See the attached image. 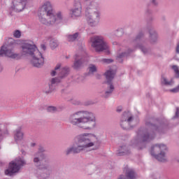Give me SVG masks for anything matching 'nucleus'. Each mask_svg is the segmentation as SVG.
<instances>
[{
  "mask_svg": "<svg viewBox=\"0 0 179 179\" xmlns=\"http://www.w3.org/2000/svg\"><path fill=\"white\" fill-rule=\"evenodd\" d=\"M90 118V124L92 128H94L96 127V117L93 114H91Z\"/></svg>",
  "mask_w": 179,
  "mask_h": 179,
  "instance_id": "nucleus-27",
  "label": "nucleus"
},
{
  "mask_svg": "<svg viewBox=\"0 0 179 179\" xmlns=\"http://www.w3.org/2000/svg\"><path fill=\"white\" fill-rule=\"evenodd\" d=\"M123 120H124V121H122L120 125L123 129H127V126L124 127V125H127L128 124V122H131V121L134 120V117H132V116L127 115V113H124Z\"/></svg>",
  "mask_w": 179,
  "mask_h": 179,
  "instance_id": "nucleus-19",
  "label": "nucleus"
},
{
  "mask_svg": "<svg viewBox=\"0 0 179 179\" xmlns=\"http://www.w3.org/2000/svg\"><path fill=\"white\" fill-rule=\"evenodd\" d=\"M8 57V58H11V59H22V57H24L22 52L21 53H15L13 52V49L10 46L3 45L0 50V57Z\"/></svg>",
  "mask_w": 179,
  "mask_h": 179,
  "instance_id": "nucleus-9",
  "label": "nucleus"
},
{
  "mask_svg": "<svg viewBox=\"0 0 179 179\" xmlns=\"http://www.w3.org/2000/svg\"><path fill=\"white\" fill-rule=\"evenodd\" d=\"M176 52L179 54V43H178V45L176 48Z\"/></svg>",
  "mask_w": 179,
  "mask_h": 179,
  "instance_id": "nucleus-41",
  "label": "nucleus"
},
{
  "mask_svg": "<svg viewBox=\"0 0 179 179\" xmlns=\"http://www.w3.org/2000/svg\"><path fill=\"white\" fill-rule=\"evenodd\" d=\"M30 2L31 0H13L12 10L15 12H22Z\"/></svg>",
  "mask_w": 179,
  "mask_h": 179,
  "instance_id": "nucleus-10",
  "label": "nucleus"
},
{
  "mask_svg": "<svg viewBox=\"0 0 179 179\" xmlns=\"http://www.w3.org/2000/svg\"><path fill=\"white\" fill-rule=\"evenodd\" d=\"M87 64H89V57L80 58L79 55H75L73 65V69L78 71V69H80L82 66H85V65H87Z\"/></svg>",
  "mask_w": 179,
  "mask_h": 179,
  "instance_id": "nucleus-11",
  "label": "nucleus"
},
{
  "mask_svg": "<svg viewBox=\"0 0 179 179\" xmlns=\"http://www.w3.org/2000/svg\"><path fill=\"white\" fill-rule=\"evenodd\" d=\"M22 55H24V57L29 55L32 57L31 64L33 66H35V68H41V66L44 65V57L33 43H24L22 45Z\"/></svg>",
  "mask_w": 179,
  "mask_h": 179,
  "instance_id": "nucleus-3",
  "label": "nucleus"
},
{
  "mask_svg": "<svg viewBox=\"0 0 179 179\" xmlns=\"http://www.w3.org/2000/svg\"><path fill=\"white\" fill-rule=\"evenodd\" d=\"M84 1H89V0H84Z\"/></svg>",
  "mask_w": 179,
  "mask_h": 179,
  "instance_id": "nucleus-46",
  "label": "nucleus"
},
{
  "mask_svg": "<svg viewBox=\"0 0 179 179\" xmlns=\"http://www.w3.org/2000/svg\"><path fill=\"white\" fill-rule=\"evenodd\" d=\"M59 82H61L59 78H52L48 85L43 89V93H45V94H51V93H53V92L55 91V87H57V83H59Z\"/></svg>",
  "mask_w": 179,
  "mask_h": 179,
  "instance_id": "nucleus-13",
  "label": "nucleus"
},
{
  "mask_svg": "<svg viewBox=\"0 0 179 179\" xmlns=\"http://www.w3.org/2000/svg\"><path fill=\"white\" fill-rule=\"evenodd\" d=\"M35 167L38 169L36 176L38 179H47L51 175V165L50 164V159H45V162L38 163V159H35Z\"/></svg>",
  "mask_w": 179,
  "mask_h": 179,
  "instance_id": "nucleus-5",
  "label": "nucleus"
},
{
  "mask_svg": "<svg viewBox=\"0 0 179 179\" xmlns=\"http://www.w3.org/2000/svg\"><path fill=\"white\" fill-rule=\"evenodd\" d=\"M179 116V108H176V117H178Z\"/></svg>",
  "mask_w": 179,
  "mask_h": 179,
  "instance_id": "nucleus-38",
  "label": "nucleus"
},
{
  "mask_svg": "<svg viewBox=\"0 0 179 179\" xmlns=\"http://www.w3.org/2000/svg\"><path fill=\"white\" fill-rule=\"evenodd\" d=\"M69 122L74 127L81 129H90V113L87 111H78L69 117Z\"/></svg>",
  "mask_w": 179,
  "mask_h": 179,
  "instance_id": "nucleus-4",
  "label": "nucleus"
},
{
  "mask_svg": "<svg viewBox=\"0 0 179 179\" xmlns=\"http://www.w3.org/2000/svg\"><path fill=\"white\" fill-rule=\"evenodd\" d=\"M31 146H32V148H34V146H36V143H31Z\"/></svg>",
  "mask_w": 179,
  "mask_h": 179,
  "instance_id": "nucleus-42",
  "label": "nucleus"
},
{
  "mask_svg": "<svg viewBox=\"0 0 179 179\" xmlns=\"http://www.w3.org/2000/svg\"><path fill=\"white\" fill-rule=\"evenodd\" d=\"M0 149H1V146H0Z\"/></svg>",
  "mask_w": 179,
  "mask_h": 179,
  "instance_id": "nucleus-47",
  "label": "nucleus"
},
{
  "mask_svg": "<svg viewBox=\"0 0 179 179\" xmlns=\"http://www.w3.org/2000/svg\"><path fill=\"white\" fill-rule=\"evenodd\" d=\"M97 71V68L96 66L91 64L90 66V72L91 73H93V72H96Z\"/></svg>",
  "mask_w": 179,
  "mask_h": 179,
  "instance_id": "nucleus-33",
  "label": "nucleus"
},
{
  "mask_svg": "<svg viewBox=\"0 0 179 179\" xmlns=\"http://www.w3.org/2000/svg\"><path fill=\"white\" fill-rule=\"evenodd\" d=\"M153 3H155V1H152Z\"/></svg>",
  "mask_w": 179,
  "mask_h": 179,
  "instance_id": "nucleus-45",
  "label": "nucleus"
},
{
  "mask_svg": "<svg viewBox=\"0 0 179 179\" xmlns=\"http://www.w3.org/2000/svg\"><path fill=\"white\" fill-rule=\"evenodd\" d=\"M92 46L97 52L108 51V45L104 41L103 36H94L91 39Z\"/></svg>",
  "mask_w": 179,
  "mask_h": 179,
  "instance_id": "nucleus-8",
  "label": "nucleus"
},
{
  "mask_svg": "<svg viewBox=\"0 0 179 179\" xmlns=\"http://www.w3.org/2000/svg\"><path fill=\"white\" fill-rule=\"evenodd\" d=\"M61 69V64H57V66L55 67V70H53L51 72V76H55V74L57 73V71Z\"/></svg>",
  "mask_w": 179,
  "mask_h": 179,
  "instance_id": "nucleus-31",
  "label": "nucleus"
},
{
  "mask_svg": "<svg viewBox=\"0 0 179 179\" xmlns=\"http://www.w3.org/2000/svg\"><path fill=\"white\" fill-rule=\"evenodd\" d=\"M172 69H173L175 73H176V78H179V69H178V66H172Z\"/></svg>",
  "mask_w": 179,
  "mask_h": 179,
  "instance_id": "nucleus-32",
  "label": "nucleus"
},
{
  "mask_svg": "<svg viewBox=\"0 0 179 179\" xmlns=\"http://www.w3.org/2000/svg\"><path fill=\"white\" fill-rule=\"evenodd\" d=\"M50 48H52V50H55V48H57V47H58L59 45L58 41L55 39L50 40Z\"/></svg>",
  "mask_w": 179,
  "mask_h": 179,
  "instance_id": "nucleus-25",
  "label": "nucleus"
},
{
  "mask_svg": "<svg viewBox=\"0 0 179 179\" xmlns=\"http://www.w3.org/2000/svg\"><path fill=\"white\" fill-rule=\"evenodd\" d=\"M154 129L156 128L155 126H151Z\"/></svg>",
  "mask_w": 179,
  "mask_h": 179,
  "instance_id": "nucleus-43",
  "label": "nucleus"
},
{
  "mask_svg": "<svg viewBox=\"0 0 179 179\" xmlns=\"http://www.w3.org/2000/svg\"><path fill=\"white\" fill-rule=\"evenodd\" d=\"M72 17H79L82 15V5L79 0H76L74 3V8L71 10Z\"/></svg>",
  "mask_w": 179,
  "mask_h": 179,
  "instance_id": "nucleus-15",
  "label": "nucleus"
},
{
  "mask_svg": "<svg viewBox=\"0 0 179 179\" xmlns=\"http://www.w3.org/2000/svg\"><path fill=\"white\" fill-rule=\"evenodd\" d=\"M4 135H9V131H8V124L5 123H0V141L3 139Z\"/></svg>",
  "mask_w": 179,
  "mask_h": 179,
  "instance_id": "nucleus-17",
  "label": "nucleus"
},
{
  "mask_svg": "<svg viewBox=\"0 0 179 179\" xmlns=\"http://www.w3.org/2000/svg\"><path fill=\"white\" fill-rule=\"evenodd\" d=\"M129 151L127 146H122L120 148V152H119V156H124V155H128Z\"/></svg>",
  "mask_w": 179,
  "mask_h": 179,
  "instance_id": "nucleus-24",
  "label": "nucleus"
},
{
  "mask_svg": "<svg viewBox=\"0 0 179 179\" xmlns=\"http://www.w3.org/2000/svg\"><path fill=\"white\" fill-rule=\"evenodd\" d=\"M38 19L39 22L45 26H57L62 22L64 15L61 11L55 14L51 2L45 1L41 8Z\"/></svg>",
  "mask_w": 179,
  "mask_h": 179,
  "instance_id": "nucleus-1",
  "label": "nucleus"
},
{
  "mask_svg": "<svg viewBox=\"0 0 179 179\" xmlns=\"http://www.w3.org/2000/svg\"><path fill=\"white\" fill-rule=\"evenodd\" d=\"M79 37L78 32H76L73 34H67L66 35V38L67 41L69 43H73V41H76L77 38Z\"/></svg>",
  "mask_w": 179,
  "mask_h": 179,
  "instance_id": "nucleus-22",
  "label": "nucleus"
},
{
  "mask_svg": "<svg viewBox=\"0 0 179 179\" xmlns=\"http://www.w3.org/2000/svg\"><path fill=\"white\" fill-rule=\"evenodd\" d=\"M105 76L108 85H110V90L106 91L105 95V97H108L109 94H111V93H113V90H114V85L111 84V81L114 79V76H115V71L114 70H108L105 73Z\"/></svg>",
  "mask_w": 179,
  "mask_h": 179,
  "instance_id": "nucleus-12",
  "label": "nucleus"
},
{
  "mask_svg": "<svg viewBox=\"0 0 179 179\" xmlns=\"http://www.w3.org/2000/svg\"><path fill=\"white\" fill-rule=\"evenodd\" d=\"M166 150H167L166 145L156 144L152 148L151 155L155 156L158 162H166Z\"/></svg>",
  "mask_w": 179,
  "mask_h": 179,
  "instance_id": "nucleus-7",
  "label": "nucleus"
},
{
  "mask_svg": "<svg viewBox=\"0 0 179 179\" xmlns=\"http://www.w3.org/2000/svg\"><path fill=\"white\" fill-rule=\"evenodd\" d=\"M100 19V14L99 11H96L91 15V26H96Z\"/></svg>",
  "mask_w": 179,
  "mask_h": 179,
  "instance_id": "nucleus-18",
  "label": "nucleus"
},
{
  "mask_svg": "<svg viewBox=\"0 0 179 179\" xmlns=\"http://www.w3.org/2000/svg\"><path fill=\"white\" fill-rule=\"evenodd\" d=\"M90 148V134L83 133L76 136L73 145L66 149L65 155L69 156L71 153L78 155L80 152H86Z\"/></svg>",
  "mask_w": 179,
  "mask_h": 179,
  "instance_id": "nucleus-2",
  "label": "nucleus"
},
{
  "mask_svg": "<svg viewBox=\"0 0 179 179\" xmlns=\"http://www.w3.org/2000/svg\"><path fill=\"white\" fill-rule=\"evenodd\" d=\"M104 62H106L107 64H110V62H113V60L106 59H104Z\"/></svg>",
  "mask_w": 179,
  "mask_h": 179,
  "instance_id": "nucleus-39",
  "label": "nucleus"
},
{
  "mask_svg": "<svg viewBox=\"0 0 179 179\" xmlns=\"http://www.w3.org/2000/svg\"><path fill=\"white\" fill-rule=\"evenodd\" d=\"M85 16L87 17V20L89 22L90 20V8L87 7L85 9Z\"/></svg>",
  "mask_w": 179,
  "mask_h": 179,
  "instance_id": "nucleus-29",
  "label": "nucleus"
},
{
  "mask_svg": "<svg viewBox=\"0 0 179 179\" xmlns=\"http://www.w3.org/2000/svg\"><path fill=\"white\" fill-rule=\"evenodd\" d=\"M155 138V134H150L149 133H144L141 138L140 143H143V142H149Z\"/></svg>",
  "mask_w": 179,
  "mask_h": 179,
  "instance_id": "nucleus-20",
  "label": "nucleus"
},
{
  "mask_svg": "<svg viewBox=\"0 0 179 179\" xmlns=\"http://www.w3.org/2000/svg\"><path fill=\"white\" fill-rule=\"evenodd\" d=\"M162 83H164V85H166V86H170L171 85H173V80L171 81H167V79H166V78L162 77Z\"/></svg>",
  "mask_w": 179,
  "mask_h": 179,
  "instance_id": "nucleus-28",
  "label": "nucleus"
},
{
  "mask_svg": "<svg viewBox=\"0 0 179 179\" xmlns=\"http://www.w3.org/2000/svg\"><path fill=\"white\" fill-rule=\"evenodd\" d=\"M88 69H90V66L88 67Z\"/></svg>",
  "mask_w": 179,
  "mask_h": 179,
  "instance_id": "nucleus-44",
  "label": "nucleus"
},
{
  "mask_svg": "<svg viewBox=\"0 0 179 179\" xmlns=\"http://www.w3.org/2000/svg\"><path fill=\"white\" fill-rule=\"evenodd\" d=\"M141 51H143V52H144V54H146V52L148 51V50L145 48H142Z\"/></svg>",
  "mask_w": 179,
  "mask_h": 179,
  "instance_id": "nucleus-40",
  "label": "nucleus"
},
{
  "mask_svg": "<svg viewBox=\"0 0 179 179\" xmlns=\"http://www.w3.org/2000/svg\"><path fill=\"white\" fill-rule=\"evenodd\" d=\"M13 36L15 38H20V37H22V32L20 30H15L13 33Z\"/></svg>",
  "mask_w": 179,
  "mask_h": 179,
  "instance_id": "nucleus-30",
  "label": "nucleus"
},
{
  "mask_svg": "<svg viewBox=\"0 0 179 179\" xmlns=\"http://www.w3.org/2000/svg\"><path fill=\"white\" fill-rule=\"evenodd\" d=\"M69 75V67L65 66L62 68L59 76L57 78V79H64V78H66V76Z\"/></svg>",
  "mask_w": 179,
  "mask_h": 179,
  "instance_id": "nucleus-21",
  "label": "nucleus"
},
{
  "mask_svg": "<svg viewBox=\"0 0 179 179\" xmlns=\"http://www.w3.org/2000/svg\"><path fill=\"white\" fill-rule=\"evenodd\" d=\"M151 38H157V34L154 32V34H150Z\"/></svg>",
  "mask_w": 179,
  "mask_h": 179,
  "instance_id": "nucleus-34",
  "label": "nucleus"
},
{
  "mask_svg": "<svg viewBox=\"0 0 179 179\" xmlns=\"http://www.w3.org/2000/svg\"><path fill=\"white\" fill-rule=\"evenodd\" d=\"M24 134L22 131V128L19 127L14 131V139L16 143H19L23 141Z\"/></svg>",
  "mask_w": 179,
  "mask_h": 179,
  "instance_id": "nucleus-16",
  "label": "nucleus"
},
{
  "mask_svg": "<svg viewBox=\"0 0 179 179\" xmlns=\"http://www.w3.org/2000/svg\"><path fill=\"white\" fill-rule=\"evenodd\" d=\"M26 164H27V163L24 157H18L15 158L9 163L8 169L5 170L6 176L13 177L15 174H17V173L20 171V169L26 166Z\"/></svg>",
  "mask_w": 179,
  "mask_h": 179,
  "instance_id": "nucleus-6",
  "label": "nucleus"
},
{
  "mask_svg": "<svg viewBox=\"0 0 179 179\" xmlns=\"http://www.w3.org/2000/svg\"><path fill=\"white\" fill-rule=\"evenodd\" d=\"M41 48L42 50H43V51H45V50H47V47L44 44L41 45Z\"/></svg>",
  "mask_w": 179,
  "mask_h": 179,
  "instance_id": "nucleus-37",
  "label": "nucleus"
},
{
  "mask_svg": "<svg viewBox=\"0 0 179 179\" xmlns=\"http://www.w3.org/2000/svg\"><path fill=\"white\" fill-rule=\"evenodd\" d=\"M91 138L92 140L94 139L96 141H94V143H93V142L90 143L91 148H92V146H94V148H91V150H96V149H99V148H100V143H99L97 141V138H96V136L91 134Z\"/></svg>",
  "mask_w": 179,
  "mask_h": 179,
  "instance_id": "nucleus-23",
  "label": "nucleus"
},
{
  "mask_svg": "<svg viewBox=\"0 0 179 179\" xmlns=\"http://www.w3.org/2000/svg\"><path fill=\"white\" fill-rule=\"evenodd\" d=\"M117 113H121L122 111V106H118L116 109Z\"/></svg>",
  "mask_w": 179,
  "mask_h": 179,
  "instance_id": "nucleus-35",
  "label": "nucleus"
},
{
  "mask_svg": "<svg viewBox=\"0 0 179 179\" xmlns=\"http://www.w3.org/2000/svg\"><path fill=\"white\" fill-rule=\"evenodd\" d=\"M43 152H45V150L43 147H40L38 148V151L34 154L33 163L36 164V160H38V163H41L43 160H44V163H45V160H50L47 159L45 154Z\"/></svg>",
  "mask_w": 179,
  "mask_h": 179,
  "instance_id": "nucleus-14",
  "label": "nucleus"
},
{
  "mask_svg": "<svg viewBox=\"0 0 179 179\" xmlns=\"http://www.w3.org/2000/svg\"><path fill=\"white\" fill-rule=\"evenodd\" d=\"M127 55V53H122L117 57V59H120V58H122V57H125Z\"/></svg>",
  "mask_w": 179,
  "mask_h": 179,
  "instance_id": "nucleus-36",
  "label": "nucleus"
},
{
  "mask_svg": "<svg viewBox=\"0 0 179 179\" xmlns=\"http://www.w3.org/2000/svg\"><path fill=\"white\" fill-rule=\"evenodd\" d=\"M46 110L48 113H57V111H58V108H57L55 106H48Z\"/></svg>",
  "mask_w": 179,
  "mask_h": 179,
  "instance_id": "nucleus-26",
  "label": "nucleus"
}]
</instances>
